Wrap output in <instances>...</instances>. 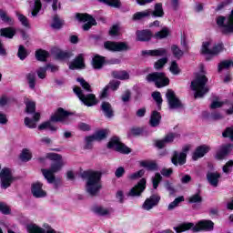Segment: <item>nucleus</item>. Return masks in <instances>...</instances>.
I'll use <instances>...</instances> for the list:
<instances>
[{
	"instance_id": "1",
	"label": "nucleus",
	"mask_w": 233,
	"mask_h": 233,
	"mask_svg": "<svg viewBox=\"0 0 233 233\" xmlns=\"http://www.w3.org/2000/svg\"><path fill=\"white\" fill-rule=\"evenodd\" d=\"M103 177V172L101 171H84L82 173V177L86 179V190L89 196H97L99 190L102 188L101 177Z\"/></svg>"
},
{
	"instance_id": "2",
	"label": "nucleus",
	"mask_w": 233,
	"mask_h": 233,
	"mask_svg": "<svg viewBox=\"0 0 233 233\" xmlns=\"http://www.w3.org/2000/svg\"><path fill=\"white\" fill-rule=\"evenodd\" d=\"M207 83H208L207 70H205V66L201 65L200 73L196 76L190 85L191 90L195 92V99H199L208 94L210 88L207 86Z\"/></svg>"
},
{
	"instance_id": "3",
	"label": "nucleus",
	"mask_w": 233,
	"mask_h": 233,
	"mask_svg": "<svg viewBox=\"0 0 233 233\" xmlns=\"http://www.w3.org/2000/svg\"><path fill=\"white\" fill-rule=\"evenodd\" d=\"M46 158L54 161L49 169H42L45 179H46L47 183L52 184L56 182V176L54 174L63 168L65 162L63 161V157L57 153H47Z\"/></svg>"
},
{
	"instance_id": "4",
	"label": "nucleus",
	"mask_w": 233,
	"mask_h": 233,
	"mask_svg": "<svg viewBox=\"0 0 233 233\" xmlns=\"http://www.w3.org/2000/svg\"><path fill=\"white\" fill-rule=\"evenodd\" d=\"M193 230V232H201V230H205L206 232H210L214 230V222L211 220H200L197 225L194 223H183L178 227H175L174 230L177 233L187 232V230Z\"/></svg>"
},
{
	"instance_id": "5",
	"label": "nucleus",
	"mask_w": 233,
	"mask_h": 233,
	"mask_svg": "<svg viewBox=\"0 0 233 233\" xmlns=\"http://www.w3.org/2000/svg\"><path fill=\"white\" fill-rule=\"evenodd\" d=\"M223 50H225L223 43L216 44L211 40L203 42L201 47V53L204 54V56H210V57L219 56Z\"/></svg>"
},
{
	"instance_id": "6",
	"label": "nucleus",
	"mask_w": 233,
	"mask_h": 233,
	"mask_svg": "<svg viewBox=\"0 0 233 233\" xmlns=\"http://www.w3.org/2000/svg\"><path fill=\"white\" fill-rule=\"evenodd\" d=\"M68 116H70V113L62 107H59L57 111L51 116V122L47 130H50L51 132H57V127H56L53 123H67Z\"/></svg>"
},
{
	"instance_id": "7",
	"label": "nucleus",
	"mask_w": 233,
	"mask_h": 233,
	"mask_svg": "<svg viewBox=\"0 0 233 233\" xmlns=\"http://www.w3.org/2000/svg\"><path fill=\"white\" fill-rule=\"evenodd\" d=\"M217 25L222 34L226 35L233 34V9L228 16H218L217 18Z\"/></svg>"
},
{
	"instance_id": "8",
	"label": "nucleus",
	"mask_w": 233,
	"mask_h": 233,
	"mask_svg": "<svg viewBox=\"0 0 233 233\" xmlns=\"http://www.w3.org/2000/svg\"><path fill=\"white\" fill-rule=\"evenodd\" d=\"M146 79L148 83H155L157 88H163L170 84V80L165 76V73H151L146 76Z\"/></svg>"
},
{
	"instance_id": "9",
	"label": "nucleus",
	"mask_w": 233,
	"mask_h": 233,
	"mask_svg": "<svg viewBox=\"0 0 233 233\" xmlns=\"http://www.w3.org/2000/svg\"><path fill=\"white\" fill-rule=\"evenodd\" d=\"M74 93L77 96V97L86 105V106H94V105L97 104V101H96V95L89 94L87 96H85L83 93V89L78 86H75L73 88Z\"/></svg>"
},
{
	"instance_id": "10",
	"label": "nucleus",
	"mask_w": 233,
	"mask_h": 233,
	"mask_svg": "<svg viewBox=\"0 0 233 233\" xmlns=\"http://www.w3.org/2000/svg\"><path fill=\"white\" fill-rule=\"evenodd\" d=\"M12 183H14V175H12V170L8 167L3 168L0 172L1 188L6 190Z\"/></svg>"
},
{
	"instance_id": "11",
	"label": "nucleus",
	"mask_w": 233,
	"mask_h": 233,
	"mask_svg": "<svg viewBox=\"0 0 233 233\" xmlns=\"http://www.w3.org/2000/svg\"><path fill=\"white\" fill-rule=\"evenodd\" d=\"M166 97L170 110H179L183 108V103H181V100L177 98L176 93L172 89H167Z\"/></svg>"
},
{
	"instance_id": "12",
	"label": "nucleus",
	"mask_w": 233,
	"mask_h": 233,
	"mask_svg": "<svg viewBox=\"0 0 233 233\" xmlns=\"http://www.w3.org/2000/svg\"><path fill=\"white\" fill-rule=\"evenodd\" d=\"M107 148H113V150H116V152H120V154H130V149L125 144L121 143L119 137H113L107 144Z\"/></svg>"
},
{
	"instance_id": "13",
	"label": "nucleus",
	"mask_w": 233,
	"mask_h": 233,
	"mask_svg": "<svg viewBox=\"0 0 233 233\" xmlns=\"http://www.w3.org/2000/svg\"><path fill=\"white\" fill-rule=\"evenodd\" d=\"M104 48L109 50V52H127L129 50L128 45L125 42H112L106 41L104 43Z\"/></svg>"
},
{
	"instance_id": "14",
	"label": "nucleus",
	"mask_w": 233,
	"mask_h": 233,
	"mask_svg": "<svg viewBox=\"0 0 233 233\" xmlns=\"http://www.w3.org/2000/svg\"><path fill=\"white\" fill-rule=\"evenodd\" d=\"M76 17L78 21L85 23L83 25V30L85 31L90 30L92 26H96L97 25V23L96 22V19H94V17H92L88 14L78 13L76 15Z\"/></svg>"
},
{
	"instance_id": "15",
	"label": "nucleus",
	"mask_w": 233,
	"mask_h": 233,
	"mask_svg": "<svg viewBox=\"0 0 233 233\" xmlns=\"http://www.w3.org/2000/svg\"><path fill=\"white\" fill-rule=\"evenodd\" d=\"M147 188V179L142 178L140 181L134 187H132L129 192L127 193V196L130 198H137L143 194L145 189Z\"/></svg>"
},
{
	"instance_id": "16",
	"label": "nucleus",
	"mask_w": 233,
	"mask_h": 233,
	"mask_svg": "<svg viewBox=\"0 0 233 233\" xmlns=\"http://www.w3.org/2000/svg\"><path fill=\"white\" fill-rule=\"evenodd\" d=\"M159 201H161V197H159V195H152L145 200L142 205V208L148 212L155 207H157V205H159Z\"/></svg>"
},
{
	"instance_id": "17",
	"label": "nucleus",
	"mask_w": 233,
	"mask_h": 233,
	"mask_svg": "<svg viewBox=\"0 0 233 233\" xmlns=\"http://www.w3.org/2000/svg\"><path fill=\"white\" fill-rule=\"evenodd\" d=\"M181 135L179 133H169L162 140H157L156 142V147L157 148H164L168 143H173L175 139H179Z\"/></svg>"
},
{
	"instance_id": "18",
	"label": "nucleus",
	"mask_w": 233,
	"mask_h": 233,
	"mask_svg": "<svg viewBox=\"0 0 233 233\" xmlns=\"http://www.w3.org/2000/svg\"><path fill=\"white\" fill-rule=\"evenodd\" d=\"M171 163H173L175 167H177V166L181 167L185 165V163H187V154L174 151L173 156L171 157Z\"/></svg>"
},
{
	"instance_id": "19",
	"label": "nucleus",
	"mask_w": 233,
	"mask_h": 233,
	"mask_svg": "<svg viewBox=\"0 0 233 233\" xmlns=\"http://www.w3.org/2000/svg\"><path fill=\"white\" fill-rule=\"evenodd\" d=\"M167 52L165 48L142 51V56H145L146 57H163L167 56Z\"/></svg>"
},
{
	"instance_id": "20",
	"label": "nucleus",
	"mask_w": 233,
	"mask_h": 233,
	"mask_svg": "<svg viewBox=\"0 0 233 233\" xmlns=\"http://www.w3.org/2000/svg\"><path fill=\"white\" fill-rule=\"evenodd\" d=\"M31 192L34 198H46V191L43 190V184L41 182L33 184Z\"/></svg>"
},
{
	"instance_id": "21",
	"label": "nucleus",
	"mask_w": 233,
	"mask_h": 233,
	"mask_svg": "<svg viewBox=\"0 0 233 233\" xmlns=\"http://www.w3.org/2000/svg\"><path fill=\"white\" fill-rule=\"evenodd\" d=\"M70 70L85 68V55L79 54L69 65Z\"/></svg>"
},
{
	"instance_id": "22",
	"label": "nucleus",
	"mask_w": 233,
	"mask_h": 233,
	"mask_svg": "<svg viewBox=\"0 0 233 233\" xmlns=\"http://www.w3.org/2000/svg\"><path fill=\"white\" fill-rule=\"evenodd\" d=\"M232 148L233 146L230 144L221 146L217 152V159H225V157H227V156L232 152Z\"/></svg>"
},
{
	"instance_id": "23",
	"label": "nucleus",
	"mask_w": 233,
	"mask_h": 233,
	"mask_svg": "<svg viewBox=\"0 0 233 233\" xmlns=\"http://www.w3.org/2000/svg\"><path fill=\"white\" fill-rule=\"evenodd\" d=\"M27 232H29V233H61L59 231H56V229H54L52 228H48L47 230H45L35 224L28 225Z\"/></svg>"
},
{
	"instance_id": "24",
	"label": "nucleus",
	"mask_w": 233,
	"mask_h": 233,
	"mask_svg": "<svg viewBox=\"0 0 233 233\" xmlns=\"http://www.w3.org/2000/svg\"><path fill=\"white\" fill-rule=\"evenodd\" d=\"M221 177V175L218 172H208L207 174V179L209 183V185H211V187H218V185H219V179Z\"/></svg>"
},
{
	"instance_id": "25",
	"label": "nucleus",
	"mask_w": 233,
	"mask_h": 233,
	"mask_svg": "<svg viewBox=\"0 0 233 233\" xmlns=\"http://www.w3.org/2000/svg\"><path fill=\"white\" fill-rule=\"evenodd\" d=\"M209 150L210 147L208 146H200L197 147L192 157L194 161H198V159L203 157Z\"/></svg>"
},
{
	"instance_id": "26",
	"label": "nucleus",
	"mask_w": 233,
	"mask_h": 233,
	"mask_svg": "<svg viewBox=\"0 0 233 233\" xmlns=\"http://www.w3.org/2000/svg\"><path fill=\"white\" fill-rule=\"evenodd\" d=\"M101 110L106 117L111 119L114 116V108H112V105L108 102H103L101 104Z\"/></svg>"
},
{
	"instance_id": "27",
	"label": "nucleus",
	"mask_w": 233,
	"mask_h": 233,
	"mask_svg": "<svg viewBox=\"0 0 233 233\" xmlns=\"http://www.w3.org/2000/svg\"><path fill=\"white\" fill-rule=\"evenodd\" d=\"M105 65V56L96 55L92 59V66L95 70H101Z\"/></svg>"
},
{
	"instance_id": "28",
	"label": "nucleus",
	"mask_w": 233,
	"mask_h": 233,
	"mask_svg": "<svg viewBox=\"0 0 233 233\" xmlns=\"http://www.w3.org/2000/svg\"><path fill=\"white\" fill-rule=\"evenodd\" d=\"M1 37H6V39H14L15 35V28L14 27H5L0 29Z\"/></svg>"
},
{
	"instance_id": "29",
	"label": "nucleus",
	"mask_w": 233,
	"mask_h": 233,
	"mask_svg": "<svg viewBox=\"0 0 233 233\" xmlns=\"http://www.w3.org/2000/svg\"><path fill=\"white\" fill-rule=\"evenodd\" d=\"M137 41H150L152 39V32L150 30H142L137 32Z\"/></svg>"
},
{
	"instance_id": "30",
	"label": "nucleus",
	"mask_w": 233,
	"mask_h": 233,
	"mask_svg": "<svg viewBox=\"0 0 233 233\" xmlns=\"http://www.w3.org/2000/svg\"><path fill=\"white\" fill-rule=\"evenodd\" d=\"M92 211L94 212V214H96V216H110V209L104 208L103 206H95L92 208Z\"/></svg>"
},
{
	"instance_id": "31",
	"label": "nucleus",
	"mask_w": 233,
	"mask_h": 233,
	"mask_svg": "<svg viewBox=\"0 0 233 233\" xmlns=\"http://www.w3.org/2000/svg\"><path fill=\"white\" fill-rule=\"evenodd\" d=\"M112 77L125 81L127 79H130V75L127 71H113Z\"/></svg>"
},
{
	"instance_id": "32",
	"label": "nucleus",
	"mask_w": 233,
	"mask_h": 233,
	"mask_svg": "<svg viewBox=\"0 0 233 233\" xmlns=\"http://www.w3.org/2000/svg\"><path fill=\"white\" fill-rule=\"evenodd\" d=\"M161 122V114L157 111H153L151 114V117L149 123L152 127H158Z\"/></svg>"
},
{
	"instance_id": "33",
	"label": "nucleus",
	"mask_w": 233,
	"mask_h": 233,
	"mask_svg": "<svg viewBox=\"0 0 233 233\" xmlns=\"http://www.w3.org/2000/svg\"><path fill=\"white\" fill-rule=\"evenodd\" d=\"M151 14L155 17H163V15H165V11H163V4L161 3L156 4L155 9Z\"/></svg>"
},
{
	"instance_id": "34",
	"label": "nucleus",
	"mask_w": 233,
	"mask_h": 233,
	"mask_svg": "<svg viewBox=\"0 0 233 233\" xmlns=\"http://www.w3.org/2000/svg\"><path fill=\"white\" fill-rule=\"evenodd\" d=\"M63 25H65V21L61 20L59 16L55 15L51 24V27L55 30H59L63 28Z\"/></svg>"
},
{
	"instance_id": "35",
	"label": "nucleus",
	"mask_w": 233,
	"mask_h": 233,
	"mask_svg": "<svg viewBox=\"0 0 233 233\" xmlns=\"http://www.w3.org/2000/svg\"><path fill=\"white\" fill-rule=\"evenodd\" d=\"M25 112L27 114H34V112H35V102L30 101L28 100V98H26L25 100Z\"/></svg>"
},
{
	"instance_id": "36",
	"label": "nucleus",
	"mask_w": 233,
	"mask_h": 233,
	"mask_svg": "<svg viewBox=\"0 0 233 233\" xmlns=\"http://www.w3.org/2000/svg\"><path fill=\"white\" fill-rule=\"evenodd\" d=\"M140 165L148 170H157V164L154 161H141Z\"/></svg>"
},
{
	"instance_id": "37",
	"label": "nucleus",
	"mask_w": 233,
	"mask_h": 233,
	"mask_svg": "<svg viewBox=\"0 0 233 233\" xmlns=\"http://www.w3.org/2000/svg\"><path fill=\"white\" fill-rule=\"evenodd\" d=\"M42 6L43 5L41 4V0H35L31 11V15L33 17H37V14L41 11Z\"/></svg>"
},
{
	"instance_id": "38",
	"label": "nucleus",
	"mask_w": 233,
	"mask_h": 233,
	"mask_svg": "<svg viewBox=\"0 0 233 233\" xmlns=\"http://www.w3.org/2000/svg\"><path fill=\"white\" fill-rule=\"evenodd\" d=\"M152 15V12H150V10L137 12L133 15V20L139 21V19H143L144 17H148V15Z\"/></svg>"
},
{
	"instance_id": "39",
	"label": "nucleus",
	"mask_w": 233,
	"mask_h": 233,
	"mask_svg": "<svg viewBox=\"0 0 233 233\" xmlns=\"http://www.w3.org/2000/svg\"><path fill=\"white\" fill-rule=\"evenodd\" d=\"M94 141L95 138L92 136L89 137H85V146H84V150H92L93 147H94Z\"/></svg>"
},
{
	"instance_id": "40",
	"label": "nucleus",
	"mask_w": 233,
	"mask_h": 233,
	"mask_svg": "<svg viewBox=\"0 0 233 233\" xmlns=\"http://www.w3.org/2000/svg\"><path fill=\"white\" fill-rule=\"evenodd\" d=\"M0 19L4 21V23H7L8 25H14V20L8 16V14H6V11L0 9Z\"/></svg>"
},
{
	"instance_id": "41",
	"label": "nucleus",
	"mask_w": 233,
	"mask_h": 233,
	"mask_svg": "<svg viewBox=\"0 0 233 233\" xmlns=\"http://www.w3.org/2000/svg\"><path fill=\"white\" fill-rule=\"evenodd\" d=\"M99 2L113 6V8H121V0H99Z\"/></svg>"
},
{
	"instance_id": "42",
	"label": "nucleus",
	"mask_w": 233,
	"mask_h": 233,
	"mask_svg": "<svg viewBox=\"0 0 233 233\" xmlns=\"http://www.w3.org/2000/svg\"><path fill=\"white\" fill-rule=\"evenodd\" d=\"M17 56L21 61H25L28 56V51L25 48V46H19Z\"/></svg>"
},
{
	"instance_id": "43",
	"label": "nucleus",
	"mask_w": 233,
	"mask_h": 233,
	"mask_svg": "<svg viewBox=\"0 0 233 233\" xmlns=\"http://www.w3.org/2000/svg\"><path fill=\"white\" fill-rule=\"evenodd\" d=\"M35 57L37 61H46V57H48V52L39 49L35 52Z\"/></svg>"
},
{
	"instance_id": "44",
	"label": "nucleus",
	"mask_w": 233,
	"mask_h": 233,
	"mask_svg": "<svg viewBox=\"0 0 233 233\" xmlns=\"http://www.w3.org/2000/svg\"><path fill=\"white\" fill-rule=\"evenodd\" d=\"M182 201H185L184 197H178V198H175V200L168 205L167 209L174 210V208L178 207L179 203H182Z\"/></svg>"
},
{
	"instance_id": "45",
	"label": "nucleus",
	"mask_w": 233,
	"mask_h": 233,
	"mask_svg": "<svg viewBox=\"0 0 233 233\" xmlns=\"http://www.w3.org/2000/svg\"><path fill=\"white\" fill-rule=\"evenodd\" d=\"M26 79L29 85V88H35V75L34 73H29L26 76Z\"/></svg>"
},
{
	"instance_id": "46",
	"label": "nucleus",
	"mask_w": 233,
	"mask_h": 233,
	"mask_svg": "<svg viewBox=\"0 0 233 233\" xmlns=\"http://www.w3.org/2000/svg\"><path fill=\"white\" fill-rule=\"evenodd\" d=\"M167 63H168V58L163 57V58L158 59L155 63L154 66H155L156 70H161V68H163L165 66V65H167Z\"/></svg>"
},
{
	"instance_id": "47",
	"label": "nucleus",
	"mask_w": 233,
	"mask_h": 233,
	"mask_svg": "<svg viewBox=\"0 0 233 233\" xmlns=\"http://www.w3.org/2000/svg\"><path fill=\"white\" fill-rule=\"evenodd\" d=\"M95 141H103L106 137V131L101 130L92 135Z\"/></svg>"
},
{
	"instance_id": "48",
	"label": "nucleus",
	"mask_w": 233,
	"mask_h": 233,
	"mask_svg": "<svg viewBox=\"0 0 233 233\" xmlns=\"http://www.w3.org/2000/svg\"><path fill=\"white\" fill-rule=\"evenodd\" d=\"M171 50L174 57H176L177 59H181V57H183V51L179 49L177 46H172Z\"/></svg>"
},
{
	"instance_id": "49",
	"label": "nucleus",
	"mask_w": 233,
	"mask_h": 233,
	"mask_svg": "<svg viewBox=\"0 0 233 233\" xmlns=\"http://www.w3.org/2000/svg\"><path fill=\"white\" fill-rule=\"evenodd\" d=\"M152 97L156 101V103L157 104V106L160 110L161 109V104L163 103V98L161 97V93H159L157 91L153 92L152 93Z\"/></svg>"
},
{
	"instance_id": "50",
	"label": "nucleus",
	"mask_w": 233,
	"mask_h": 233,
	"mask_svg": "<svg viewBox=\"0 0 233 233\" xmlns=\"http://www.w3.org/2000/svg\"><path fill=\"white\" fill-rule=\"evenodd\" d=\"M20 159L23 161H30L32 159V152L29 149H23Z\"/></svg>"
},
{
	"instance_id": "51",
	"label": "nucleus",
	"mask_w": 233,
	"mask_h": 233,
	"mask_svg": "<svg viewBox=\"0 0 233 233\" xmlns=\"http://www.w3.org/2000/svg\"><path fill=\"white\" fill-rule=\"evenodd\" d=\"M231 66H233V61L232 60L222 61L218 65V72H221V70H223L224 68L228 69Z\"/></svg>"
},
{
	"instance_id": "52",
	"label": "nucleus",
	"mask_w": 233,
	"mask_h": 233,
	"mask_svg": "<svg viewBox=\"0 0 233 233\" xmlns=\"http://www.w3.org/2000/svg\"><path fill=\"white\" fill-rule=\"evenodd\" d=\"M169 70H170L171 74H173V76H177L181 72V70L179 69V66H177V63L176 61L171 62Z\"/></svg>"
},
{
	"instance_id": "53",
	"label": "nucleus",
	"mask_w": 233,
	"mask_h": 233,
	"mask_svg": "<svg viewBox=\"0 0 233 233\" xmlns=\"http://www.w3.org/2000/svg\"><path fill=\"white\" fill-rule=\"evenodd\" d=\"M143 176H145V170L144 169H140L137 172L130 174L128 176V179H131V181H134L136 179H139V177H143Z\"/></svg>"
},
{
	"instance_id": "54",
	"label": "nucleus",
	"mask_w": 233,
	"mask_h": 233,
	"mask_svg": "<svg viewBox=\"0 0 233 233\" xmlns=\"http://www.w3.org/2000/svg\"><path fill=\"white\" fill-rule=\"evenodd\" d=\"M76 81L80 83L81 86L86 90V92H92V88L90 87V84L86 82L84 78H77Z\"/></svg>"
},
{
	"instance_id": "55",
	"label": "nucleus",
	"mask_w": 233,
	"mask_h": 233,
	"mask_svg": "<svg viewBox=\"0 0 233 233\" xmlns=\"http://www.w3.org/2000/svg\"><path fill=\"white\" fill-rule=\"evenodd\" d=\"M161 179H163V177H161V174L157 173L155 177H152V183L153 187L156 189L157 187H159V183H161Z\"/></svg>"
},
{
	"instance_id": "56",
	"label": "nucleus",
	"mask_w": 233,
	"mask_h": 233,
	"mask_svg": "<svg viewBox=\"0 0 233 233\" xmlns=\"http://www.w3.org/2000/svg\"><path fill=\"white\" fill-rule=\"evenodd\" d=\"M16 16L18 17V21H20L23 26L28 27L30 24L28 23V18L25 16L23 14L16 13Z\"/></svg>"
},
{
	"instance_id": "57",
	"label": "nucleus",
	"mask_w": 233,
	"mask_h": 233,
	"mask_svg": "<svg viewBox=\"0 0 233 233\" xmlns=\"http://www.w3.org/2000/svg\"><path fill=\"white\" fill-rule=\"evenodd\" d=\"M168 36V29L164 28L161 31L156 33L155 37L156 39H165V37Z\"/></svg>"
},
{
	"instance_id": "58",
	"label": "nucleus",
	"mask_w": 233,
	"mask_h": 233,
	"mask_svg": "<svg viewBox=\"0 0 233 233\" xmlns=\"http://www.w3.org/2000/svg\"><path fill=\"white\" fill-rule=\"evenodd\" d=\"M232 167H233V160H229L222 167V170H223L224 174H228V172H232Z\"/></svg>"
},
{
	"instance_id": "59",
	"label": "nucleus",
	"mask_w": 233,
	"mask_h": 233,
	"mask_svg": "<svg viewBox=\"0 0 233 233\" xmlns=\"http://www.w3.org/2000/svg\"><path fill=\"white\" fill-rule=\"evenodd\" d=\"M25 125L27 128H35L37 124H35V120H32L29 117L25 118Z\"/></svg>"
},
{
	"instance_id": "60",
	"label": "nucleus",
	"mask_w": 233,
	"mask_h": 233,
	"mask_svg": "<svg viewBox=\"0 0 233 233\" xmlns=\"http://www.w3.org/2000/svg\"><path fill=\"white\" fill-rule=\"evenodd\" d=\"M37 76L39 79H45L46 77V68L45 67H39L36 70Z\"/></svg>"
},
{
	"instance_id": "61",
	"label": "nucleus",
	"mask_w": 233,
	"mask_h": 233,
	"mask_svg": "<svg viewBox=\"0 0 233 233\" xmlns=\"http://www.w3.org/2000/svg\"><path fill=\"white\" fill-rule=\"evenodd\" d=\"M201 201H203V198H201V196H199L198 193L189 198V203H201Z\"/></svg>"
},
{
	"instance_id": "62",
	"label": "nucleus",
	"mask_w": 233,
	"mask_h": 233,
	"mask_svg": "<svg viewBox=\"0 0 233 233\" xmlns=\"http://www.w3.org/2000/svg\"><path fill=\"white\" fill-rule=\"evenodd\" d=\"M109 35L112 37H116V35H119V25H115L109 30Z\"/></svg>"
},
{
	"instance_id": "63",
	"label": "nucleus",
	"mask_w": 233,
	"mask_h": 233,
	"mask_svg": "<svg viewBox=\"0 0 233 233\" xmlns=\"http://www.w3.org/2000/svg\"><path fill=\"white\" fill-rule=\"evenodd\" d=\"M119 85H121V82H119L117 80H112L111 82H109L107 86L111 90H117L119 88Z\"/></svg>"
},
{
	"instance_id": "64",
	"label": "nucleus",
	"mask_w": 233,
	"mask_h": 233,
	"mask_svg": "<svg viewBox=\"0 0 233 233\" xmlns=\"http://www.w3.org/2000/svg\"><path fill=\"white\" fill-rule=\"evenodd\" d=\"M223 137H229L233 141V127H228L224 133H222Z\"/></svg>"
}]
</instances>
